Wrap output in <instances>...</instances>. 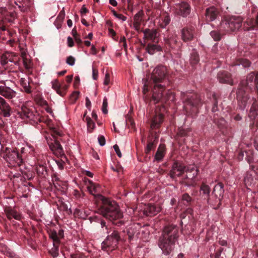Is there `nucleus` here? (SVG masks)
I'll return each mask as SVG.
<instances>
[{"label":"nucleus","mask_w":258,"mask_h":258,"mask_svg":"<svg viewBox=\"0 0 258 258\" xmlns=\"http://www.w3.org/2000/svg\"><path fill=\"white\" fill-rule=\"evenodd\" d=\"M72 34L74 38H75L78 36H79V35L78 34L77 31V28L76 27H75L72 31Z\"/></svg>","instance_id":"nucleus-61"},{"label":"nucleus","mask_w":258,"mask_h":258,"mask_svg":"<svg viewBox=\"0 0 258 258\" xmlns=\"http://www.w3.org/2000/svg\"><path fill=\"white\" fill-rule=\"evenodd\" d=\"M57 244L53 243V247L50 250V252L53 257H56L58 255V246Z\"/></svg>","instance_id":"nucleus-37"},{"label":"nucleus","mask_w":258,"mask_h":258,"mask_svg":"<svg viewBox=\"0 0 258 258\" xmlns=\"http://www.w3.org/2000/svg\"><path fill=\"white\" fill-rule=\"evenodd\" d=\"M66 62L68 64H74L75 62V58L72 56H70L67 58Z\"/></svg>","instance_id":"nucleus-52"},{"label":"nucleus","mask_w":258,"mask_h":258,"mask_svg":"<svg viewBox=\"0 0 258 258\" xmlns=\"http://www.w3.org/2000/svg\"><path fill=\"white\" fill-rule=\"evenodd\" d=\"M185 170V166L178 162H174L170 172L171 178H174L176 176L181 175Z\"/></svg>","instance_id":"nucleus-13"},{"label":"nucleus","mask_w":258,"mask_h":258,"mask_svg":"<svg viewBox=\"0 0 258 258\" xmlns=\"http://www.w3.org/2000/svg\"><path fill=\"white\" fill-rule=\"evenodd\" d=\"M156 212V208L153 205H145L143 210V215L147 216H151L155 215Z\"/></svg>","instance_id":"nucleus-26"},{"label":"nucleus","mask_w":258,"mask_h":258,"mask_svg":"<svg viewBox=\"0 0 258 258\" xmlns=\"http://www.w3.org/2000/svg\"><path fill=\"white\" fill-rule=\"evenodd\" d=\"M20 83L25 92L27 93H31L32 92L27 78H21L20 80Z\"/></svg>","instance_id":"nucleus-27"},{"label":"nucleus","mask_w":258,"mask_h":258,"mask_svg":"<svg viewBox=\"0 0 258 258\" xmlns=\"http://www.w3.org/2000/svg\"><path fill=\"white\" fill-rule=\"evenodd\" d=\"M86 120L87 122L88 130L90 132H91L95 127V123L92 121L91 118L89 117H86Z\"/></svg>","instance_id":"nucleus-35"},{"label":"nucleus","mask_w":258,"mask_h":258,"mask_svg":"<svg viewBox=\"0 0 258 258\" xmlns=\"http://www.w3.org/2000/svg\"><path fill=\"white\" fill-rule=\"evenodd\" d=\"M107 99L106 97H104L103 100L102 106V111L104 114H106L107 113Z\"/></svg>","instance_id":"nucleus-42"},{"label":"nucleus","mask_w":258,"mask_h":258,"mask_svg":"<svg viewBox=\"0 0 258 258\" xmlns=\"http://www.w3.org/2000/svg\"><path fill=\"white\" fill-rule=\"evenodd\" d=\"M255 77V74L253 72L250 73L247 76L245 80L241 81L239 83L236 94L238 108L241 110H244L246 108L249 99V96L246 94L245 89L252 91Z\"/></svg>","instance_id":"nucleus-1"},{"label":"nucleus","mask_w":258,"mask_h":258,"mask_svg":"<svg viewBox=\"0 0 258 258\" xmlns=\"http://www.w3.org/2000/svg\"><path fill=\"white\" fill-rule=\"evenodd\" d=\"M12 109L7 101L2 97H0V115L5 117H9L11 116Z\"/></svg>","instance_id":"nucleus-12"},{"label":"nucleus","mask_w":258,"mask_h":258,"mask_svg":"<svg viewBox=\"0 0 258 258\" xmlns=\"http://www.w3.org/2000/svg\"><path fill=\"white\" fill-rule=\"evenodd\" d=\"M161 148V144L159 145L158 151L155 155V158L154 160V162H159L161 161V152L160 149Z\"/></svg>","instance_id":"nucleus-39"},{"label":"nucleus","mask_w":258,"mask_h":258,"mask_svg":"<svg viewBox=\"0 0 258 258\" xmlns=\"http://www.w3.org/2000/svg\"><path fill=\"white\" fill-rule=\"evenodd\" d=\"M87 189L89 192L93 196L100 192V186L97 184L89 181L87 184Z\"/></svg>","instance_id":"nucleus-22"},{"label":"nucleus","mask_w":258,"mask_h":258,"mask_svg":"<svg viewBox=\"0 0 258 258\" xmlns=\"http://www.w3.org/2000/svg\"><path fill=\"white\" fill-rule=\"evenodd\" d=\"M184 109L187 115L195 116L198 112L199 106L202 104L200 96L197 93L183 96Z\"/></svg>","instance_id":"nucleus-4"},{"label":"nucleus","mask_w":258,"mask_h":258,"mask_svg":"<svg viewBox=\"0 0 258 258\" xmlns=\"http://www.w3.org/2000/svg\"><path fill=\"white\" fill-rule=\"evenodd\" d=\"M181 34L182 39L184 41H189L193 38L194 34L191 29L183 28Z\"/></svg>","instance_id":"nucleus-24"},{"label":"nucleus","mask_w":258,"mask_h":258,"mask_svg":"<svg viewBox=\"0 0 258 258\" xmlns=\"http://www.w3.org/2000/svg\"><path fill=\"white\" fill-rule=\"evenodd\" d=\"M241 19L236 17L225 18L220 24V29L225 32H231L238 30L241 25Z\"/></svg>","instance_id":"nucleus-9"},{"label":"nucleus","mask_w":258,"mask_h":258,"mask_svg":"<svg viewBox=\"0 0 258 258\" xmlns=\"http://www.w3.org/2000/svg\"><path fill=\"white\" fill-rule=\"evenodd\" d=\"M144 38L149 40H152L154 42H156L157 32L156 30H151L149 29L144 31Z\"/></svg>","instance_id":"nucleus-23"},{"label":"nucleus","mask_w":258,"mask_h":258,"mask_svg":"<svg viewBox=\"0 0 258 258\" xmlns=\"http://www.w3.org/2000/svg\"><path fill=\"white\" fill-rule=\"evenodd\" d=\"M161 114L159 113H156V114L154 118L152 120V122L151 124V128L152 130L158 128L161 126Z\"/></svg>","instance_id":"nucleus-25"},{"label":"nucleus","mask_w":258,"mask_h":258,"mask_svg":"<svg viewBox=\"0 0 258 258\" xmlns=\"http://www.w3.org/2000/svg\"><path fill=\"white\" fill-rule=\"evenodd\" d=\"M65 17V12L63 9L60 12L59 15L57 17V20L60 22H62Z\"/></svg>","instance_id":"nucleus-46"},{"label":"nucleus","mask_w":258,"mask_h":258,"mask_svg":"<svg viewBox=\"0 0 258 258\" xmlns=\"http://www.w3.org/2000/svg\"><path fill=\"white\" fill-rule=\"evenodd\" d=\"M142 12H139L137 14H136L134 17V22H135L136 23H141L142 21Z\"/></svg>","instance_id":"nucleus-40"},{"label":"nucleus","mask_w":258,"mask_h":258,"mask_svg":"<svg viewBox=\"0 0 258 258\" xmlns=\"http://www.w3.org/2000/svg\"><path fill=\"white\" fill-rule=\"evenodd\" d=\"M251 171L247 172L244 178V181L246 185H250L253 181L252 174L250 173Z\"/></svg>","instance_id":"nucleus-33"},{"label":"nucleus","mask_w":258,"mask_h":258,"mask_svg":"<svg viewBox=\"0 0 258 258\" xmlns=\"http://www.w3.org/2000/svg\"><path fill=\"white\" fill-rule=\"evenodd\" d=\"M109 34L112 37V38L117 41L118 39V37L116 36L115 32L111 28L108 29Z\"/></svg>","instance_id":"nucleus-49"},{"label":"nucleus","mask_w":258,"mask_h":258,"mask_svg":"<svg viewBox=\"0 0 258 258\" xmlns=\"http://www.w3.org/2000/svg\"><path fill=\"white\" fill-rule=\"evenodd\" d=\"M68 45L69 47H72L74 45V42L73 39L71 37H68L67 38Z\"/></svg>","instance_id":"nucleus-57"},{"label":"nucleus","mask_w":258,"mask_h":258,"mask_svg":"<svg viewBox=\"0 0 258 258\" xmlns=\"http://www.w3.org/2000/svg\"><path fill=\"white\" fill-rule=\"evenodd\" d=\"M217 78L221 83H225L231 86L234 84L231 75L228 72L223 71L219 72L217 75Z\"/></svg>","instance_id":"nucleus-15"},{"label":"nucleus","mask_w":258,"mask_h":258,"mask_svg":"<svg viewBox=\"0 0 258 258\" xmlns=\"http://www.w3.org/2000/svg\"><path fill=\"white\" fill-rule=\"evenodd\" d=\"M182 200L185 205L188 206L190 204L192 199L188 194L185 193L182 195Z\"/></svg>","instance_id":"nucleus-36"},{"label":"nucleus","mask_w":258,"mask_h":258,"mask_svg":"<svg viewBox=\"0 0 258 258\" xmlns=\"http://www.w3.org/2000/svg\"><path fill=\"white\" fill-rule=\"evenodd\" d=\"M2 156L11 166H19L22 162V159L18 152L11 148H6L2 152Z\"/></svg>","instance_id":"nucleus-8"},{"label":"nucleus","mask_w":258,"mask_h":258,"mask_svg":"<svg viewBox=\"0 0 258 258\" xmlns=\"http://www.w3.org/2000/svg\"><path fill=\"white\" fill-rule=\"evenodd\" d=\"M186 172L192 173V176L189 177L190 178H195L198 175L199 170L194 165L188 166L187 167Z\"/></svg>","instance_id":"nucleus-30"},{"label":"nucleus","mask_w":258,"mask_h":258,"mask_svg":"<svg viewBox=\"0 0 258 258\" xmlns=\"http://www.w3.org/2000/svg\"><path fill=\"white\" fill-rule=\"evenodd\" d=\"M178 228L174 225L165 226L162 230V252L169 255L173 250L175 240L178 237Z\"/></svg>","instance_id":"nucleus-3"},{"label":"nucleus","mask_w":258,"mask_h":258,"mask_svg":"<svg viewBox=\"0 0 258 258\" xmlns=\"http://www.w3.org/2000/svg\"><path fill=\"white\" fill-rule=\"evenodd\" d=\"M111 12L113 15L119 19L124 21L126 20V17L121 14H118L114 10H112Z\"/></svg>","instance_id":"nucleus-44"},{"label":"nucleus","mask_w":258,"mask_h":258,"mask_svg":"<svg viewBox=\"0 0 258 258\" xmlns=\"http://www.w3.org/2000/svg\"><path fill=\"white\" fill-rule=\"evenodd\" d=\"M251 62L249 60L245 59H242L239 62L237 63L236 64H250Z\"/></svg>","instance_id":"nucleus-58"},{"label":"nucleus","mask_w":258,"mask_h":258,"mask_svg":"<svg viewBox=\"0 0 258 258\" xmlns=\"http://www.w3.org/2000/svg\"><path fill=\"white\" fill-rule=\"evenodd\" d=\"M50 237L53 240V243H58L59 241L58 236L56 231H53L50 234Z\"/></svg>","instance_id":"nucleus-41"},{"label":"nucleus","mask_w":258,"mask_h":258,"mask_svg":"<svg viewBox=\"0 0 258 258\" xmlns=\"http://www.w3.org/2000/svg\"><path fill=\"white\" fill-rule=\"evenodd\" d=\"M119 236L117 231H113L111 235H108L105 240L102 243V248L108 252L111 251L116 247Z\"/></svg>","instance_id":"nucleus-10"},{"label":"nucleus","mask_w":258,"mask_h":258,"mask_svg":"<svg viewBox=\"0 0 258 258\" xmlns=\"http://www.w3.org/2000/svg\"><path fill=\"white\" fill-rule=\"evenodd\" d=\"M56 163L60 170L63 169V162L60 160H56Z\"/></svg>","instance_id":"nucleus-60"},{"label":"nucleus","mask_w":258,"mask_h":258,"mask_svg":"<svg viewBox=\"0 0 258 258\" xmlns=\"http://www.w3.org/2000/svg\"><path fill=\"white\" fill-rule=\"evenodd\" d=\"M52 88L56 91L57 93L60 96H63V94L60 90V85L57 80H54L51 82Z\"/></svg>","instance_id":"nucleus-32"},{"label":"nucleus","mask_w":258,"mask_h":258,"mask_svg":"<svg viewBox=\"0 0 258 258\" xmlns=\"http://www.w3.org/2000/svg\"><path fill=\"white\" fill-rule=\"evenodd\" d=\"M5 213L7 218L9 220L14 218L17 220H20L21 219V215L15 210L13 209H8L5 210Z\"/></svg>","instance_id":"nucleus-21"},{"label":"nucleus","mask_w":258,"mask_h":258,"mask_svg":"<svg viewBox=\"0 0 258 258\" xmlns=\"http://www.w3.org/2000/svg\"><path fill=\"white\" fill-rule=\"evenodd\" d=\"M21 116L24 118L25 117L35 121L37 120V117L34 112V110L25 106L22 107Z\"/></svg>","instance_id":"nucleus-17"},{"label":"nucleus","mask_w":258,"mask_h":258,"mask_svg":"<svg viewBox=\"0 0 258 258\" xmlns=\"http://www.w3.org/2000/svg\"><path fill=\"white\" fill-rule=\"evenodd\" d=\"M149 91L148 84L147 81H145L144 83V87L143 92L144 94H146Z\"/></svg>","instance_id":"nucleus-59"},{"label":"nucleus","mask_w":258,"mask_h":258,"mask_svg":"<svg viewBox=\"0 0 258 258\" xmlns=\"http://www.w3.org/2000/svg\"><path fill=\"white\" fill-rule=\"evenodd\" d=\"M113 148H114V151H115L117 155L120 158L121 157V156H122L121 153L120 151L118 146L117 145H115L113 146Z\"/></svg>","instance_id":"nucleus-54"},{"label":"nucleus","mask_w":258,"mask_h":258,"mask_svg":"<svg viewBox=\"0 0 258 258\" xmlns=\"http://www.w3.org/2000/svg\"><path fill=\"white\" fill-rule=\"evenodd\" d=\"M224 192L223 184L221 182H218L215 185L212 195H214L215 198L217 199L218 202H220L223 198Z\"/></svg>","instance_id":"nucleus-16"},{"label":"nucleus","mask_w":258,"mask_h":258,"mask_svg":"<svg viewBox=\"0 0 258 258\" xmlns=\"http://www.w3.org/2000/svg\"><path fill=\"white\" fill-rule=\"evenodd\" d=\"M147 51L150 54H153L156 52L161 50V47L156 44H149L146 48Z\"/></svg>","instance_id":"nucleus-29"},{"label":"nucleus","mask_w":258,"mask_h":258,"mask_svg":"<svg viewBox=\"0 0 258 258\" xmlns=\"http://www.w3.org/2000/svg\"><path fill=\"white\" fill-rule=\"evenodd\" d=\"M79 92H74L70 96V99L72 102H75L78 98Z\"/></svg>","instance_id":"nucleus-45"},{"label":"nucleus","mask_w":258,"mask_h":258,"mask_svg":"<svg viewBox=\"0 0 258 258\" xmlns=\"http://www.w3.org/2000/svg\"><path fill=\"white\" fill-rule=\"evenodd\" d=\"M110 82L109 75L108 73H106L105 75L103 84L105 85H108Z\"/></svg>","instance_id":"nucleus-55"},{"label":"nucleus","mask_w":258,"mask_h":258,"mask_svg":"<svg viewBox=\"0 0 258 258\" xmlns=\"http://www.w3.org/2000/svg\"><path fill=\"white\" fill-rule=\"evenodd\" d=\"M218 15L217 10L214 7H211L206 10V18L208 21H213L215 20Z\"/></svg>","instance_id":"nucleus-20"},{"label":"nucleus","mask_w":258,"mask_h":258,"mask_svg":"<svg viewBox=\"0 0 258 258\" xmlns=\"http://www.w3.org/2000/svg\"><path fill=\"white\" fill-rule=\"evenodd\" d=\"M48 144L51 150L57 156L65 157L64 151L60 143L56 140L47 141Z\"/></svg>","instance_id":"nucleus-11"},{"label":"nucleus","mask_w":258,"mask_h":258,"mask_svg":"<svg viewBox=\"0 0 258 258\" xmlns=\"http://www.w3.org/2000/svg\"><path fill=\"white\" fill-rule=\"evenodd\" d=\"M253 89L258 92V72L255 74Z\"/></svg>","instance_id":"nucleus-50"},{"label":"nucleus","mask_w":258,"mask_h":258,"mask_svg":"<svg viewBox=\"0 0 258 258\" xmlns=\"http://www.w3.org/2000/svg\"><path fill=\"white\" fill-rule=\"evenodd\" d=\"M163 16V14H162V16ZM164 22L165 23V25L166 26V25L169 24V23L170 21V19L169 18L168 14L167 13H165L164 14Z\"/></svg>","instance_id":"nucleus-53"},{"label":"nucleus","mask_w":258,"mask_h":258,"mask_svg":"<svg viewBox=\"0 0 258 258\" xmlns=\"http://www.w3.org/2000/svg\"><path fill=\"white\" fill-rule=\"evenodd\" d=\"M151 78L154 83L153 90V99L155 103L159 102L161 99V72L159 67L155 69L152 73Z\"/></svg>","instance_id":"nucleus-6"},{"label":"nucleus","mask_w":258,"mask_h":258,"mask_svg":"<svg viewBox=\"0 0 258 258\" xmlns=\"http://www.w3.org/2000/svg\"><path fill=\"white\" fill-rule=\"evenodd\" d=\"M175 99L174 94L172 92H169L167 93V98L166 99V101H174Z\"/></svg>","instance_id":"nucleus-47"},{"label":"nucleus","mask_w":258,"mask_h":258,"mask_svg":"<svg viewBox=\"0 0 258 258\" xmlns=\"http://www.w3.org/2000/svg\"><path fill=\"white\" fill-rule=\"evenodd\" d=\"M213 99L214 100V104L212 108V111L213 112H216L218 111V100L219 98V96H218L215 93H213L212 95Z\"/></svg>","instance_id":"nucleus-34"},{"label":"nucleus","mask_w":258,"mask_h":258,"mask_svg":"<svg viewBox=\"0 0 258 258\" xmlns=\"http://www.w3.org/2000/svg\"><path fill=\"white\" fill-rule=\"evenodd\" d=\"M92 77L94 80H96L98 77V71L94 68L92 69Z\"/></svg>","instance_id":"nucleus-63"},{"label":"nucleus","mask_w":258,"mask_h":258,"mask_svg":"<svg viewBox=\"0 0 258 258\" xmlns=\"http://www.w3.org/2000/svg\"><path fill=\"white\" fill-rule=\"evenodd\" d=\"M33 0L19 1L20 5H18V8L22 12L27 13L30 11L31 7L33 5Z\"/></svg>","instance_id":"nucleus-18"},{"label":"nucleus","mask_w":258,"mask_h":258,"mask_svg":"<svg viewBox=\"0 0 258 258\" xmlns=\"http://www.w3.org/2000/svg\"><path fill=\"white\" fill-rule=\"evenodd\" d=\"M86 106L90 110L91 106V103L88 97L86 98Z\"/></svg>","instance_id":"nucleus-64"},{"label":"nucleus","mask_w":258,"mask_h":258,"mask_svg":"<svg viewBox=\"0 0 258 258\" xmlns=\"http://www.w3.org/2000/svg\"><path fill=\"white\" fill-rule=\"evenodd\" d=\"M98 213L110 221L122 217V213L119 211L118 206L114 201L100 207L98 209Z\"/></svg>","instance_id":"nucleus-5"},{"label":"nucleus","mask_w":258,"mask_h":258,"mask_svg":"<svg viewBox=\"0 0 258 258\" xmlns=\"http://www.w3.org/2000/svg\"><path fill=\"white\" fill-rule=\"evenodd\" d=\"M21 57L23 61V64H29L30 63V56L28 54L24 49H21Z\"/></svg>","instance_id":"nucleus-31"},{"label":"nucleus","mask_w":258,"mask_h":258,"mask_svg":"<svg viewBox=\"0 0 258 258\" xmlns=\"http://www.w3.org/2000/svg\"><path fill=\"white\" fill-rule=\"evenodd\" d=\"M98 141L99 145L101 146H103L105 145L106 141L104 137L103 136H99L98 137Z\"/></svg>","instance_id":"nucleus-48"},{"label":"nucleus","mask_w":258,"mask_h":258,"mask_svg":"<svg viewBox=\"0 0 258 258\" xmlns=\"http://www.w3.org/2000/svg\"><path fill=\"white\" fill-rule=\"evenodd\" d=\"M210 187L209 185L206 184L204 183H203L200 189V195H201L203 197H204L205 198H209L210 192Z\"/></svg>","instance_id":"nucleus-28"},{"label":"nucleus","mask_w":258,"mask_h":258,"mask_svg":"<svg viewBox=\"0 0 258 258\" xmlns=\"http://www.w3.org/2000/svg\"><path fill=\"white\" fill-rule=\"evenodd\" d=\"M250 169L252 172L257 173L258 172V163L255 165H251Z\"/></svg>","instance_id":"nucleus-51"},{"label":"nucleus","mask_w":258,"mask_h":258,"mask_svg":"<svg viewBox=\"0 0 258 258\" xmlns=\"http://www.w3.org/2000/svg\"><path fill=\"white\" fill-rule=\"evenodd\" d=\"M1 64H6L9 62H15L17 58L13 55V53L10 52H6L3 55L0 56Z\"/></svg>","instance_id":"nucleus-19"},{"label":"nucleus","mask_w":258,"mask_h":258,"mask_svg":"<svg viewBox=\"0 0 258 258\" xmlns=\"http://www.w3.org/2000/svg\"><path fill=\"white\" fill-rule=\"evenodd\" d=\"M175 9L176 12L183 17H186L190 12L189 5L185 2L176 4Z\"/></svg>","instance_id":"nucleus-14"},{"label":"nucleus","mask_w":258,"mask_h":258,"mask_svg":"<svg viewBox=\"0 0 258 258\" xmlns=\"http://www.w3.org/2000/svg\"><path fill=\"white\" fill-rule=\"evenodd\" d=\"M223 248H220L215 253V258H222V257H221V253L223 251Z\"/></svg>","instance_id":"nucleus-56"},{"label":"nucleus","mask_w":258,"mask_h":258,"mask_svg":"<svg viewBox=\"0 0 258 258\" xmlns=\"http://www.w3.org/2000/svg\"><path fill=\"white\" fill-rule=\"evenodd\" d=\"M0 95L7 99L11 100V103L14 105L19 106L23 102V100L18 95L17 92L7 86L3 81H0Z\"/></svg>","instance_id":"nucleus-7"},{"label":"nucleus","mask_w":258,"mask_h":258,"mask_svg":"<svg viewBox=\"0 0 258 258\" xmlns=\"http://www.w3.org/2000/svg\"><path fill=\"white\" fill-rule=\"evenodd\" d=\"M20 5L19 1H8L6 7H0V31H5L8 28L14 23L17 18V13L15 12L16 6Z\"/></svg>","instance_id":"nucleus-2"},{"label":"nucleus","mask_w":258,"mask_h":258,"mask_svg":"<svg viewBox=\"0 0 258 258\" xmlns=\"http://www.w3.org/2000/svg\"><path fill=\"white\" fill-rule=\"evenodd\" d=\"M210 34L215 41H219L221 39L220 34L217 31H212Z\"/></svg>","instance_id":"nucleus-43"},{"label":"nucleus","mask_w":258,"mask_h":258,"mask_svg":"<svg viewBox=\"0 0 258 258\" xmlns=\"http://www.w3.org/2000/svg\"><path fill=\"white\" fill-rule=\"evenodd\" d=\"M75 40V41L76 42V43H77V44L80 46V47H82V40L80 39V36H78L75 38H74Z\"/></svg>","instance_id":"nucleus-62"},{"label":"nucleus","mask_w":258,"mask_h":258,"mask_svg":"<svg viewBox=\"0 0 258 258\" xmlns=\"http://www.w3.org/2000/svg\"><path fill=\"white\" fill-rule=\"evenodd\" d=\"M190 63L191 64H196L199 61V56L197 52H193L191 54L190 56Z\"/></svg>","instance_id":"nucleus-38"}]
</instances>
